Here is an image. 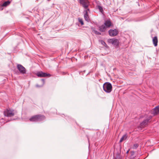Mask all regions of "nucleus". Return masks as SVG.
I'll use <instances>...</instances> for the list:
<instances>
[{
	"mask_svg": "<svg viewBox=\"0 0 159 159\" xmlns=\"http://www.w3.org/2000/svg\"><path fill=\"white\" fill-rule=\"evenodd\" d=\"M45 118L43 115H37L32 116L30 119V120L32 122H40Z\"/></svg>",
	"mask_w": 159,
	"mask_h": 159,
	"instance_id": "f257e3e1",
	"label": "nucleus"
},
{
	"mask_svg": "<svg viewBox=\"0 0 159 159\" xmlns=\"http://www.w3.org/2000/svg\"><path fill=\"white\" fill-rule=\"evenodd\" d=\"M104 91L106 93H110L112 90V86L111 83L108 82L105 83L103 85Z\"/></svg>",
	"mask_w": 159,
	"mask_h": 159,
	"instance_id": "f03ea898",
	"label": "nucleus"
},
{
	"mask_svg": "<svg viewBox=\"0 0 159 159\" xmlns=\"http://www.w3.org/2000/svg\"><path fill=\"white\" fill-rule=\"evenodd\" d=\"M36 75L39 77H49L51 76V75L50 74L45 73L42 71L37 72Z\"/></svg>",
	"mask_w": 159,
	"mask_h": 159,
	"instance_id": "7ed1b4c3",
	"label": "nucleus"
},
{
	"mask_svg": "<svg viewBox=\"0 0 159 159\" xmlns=\"http://www.w3.org/2000/svg\"><path fill=\"white\" fill-rule=\"evenodd\" d=\"M13 111L14 110H13L7 109L6 111H4V115L8 117H11L14 115Z\"/></svg>",
	"mask_w": 159,
	"mask_h": 159,
	"instance_id": "20e7f679",
	"label": "nucleus"
},
{
	"mask_svg": "<svg viewBox=\"0 0 159 159\" xmlns=\"http://www.w3.org/2000/svg\"><path fill=\"white\" fill-rule=\"evenodd\" d=\"M80 4L85 9H86L88 7L89 2L87 0H79L78 1Z\"/></svg>",
	"mask_w": 159,
	"mask_h": 159,
	"instance_id": "39448f33",
	"label": "nucleus"
},
{
	"mask_svg": "<svg viewBox=\"0 0 159 159\" xmlns=\"http://www.w3.org/2000/svg\"><path fill=\"white\" fill-rule=\"evenodd\" d=\"M107 42L109 43H111L115 47L118 46L119 44V41L117 39H108L107 40Z\"/></svg>",
	"mask_w": 159,
	"mask_h": 159,
	"instance_id": "423d86ee",
	"label": "nucleus"
},
{
	"mask_svg": "<svg viewBox=\"0 0 159 159\" xmlns=\"http://www.w3.org/2000/svg\"><path fill=\"white\" fill-rule=\"evenodd\" d=\"M17 67L21 74H26V69L22 65L20 64H18Z\"/></svg>",
	"mask_w": 159,
	"mask_h": 159,
	"instance_id": "0eeeda50",
	"label": "nucleus"
},
{
	"mask_svg": "<svg viewBox=\"0 0 159 159\" xmlns=\"http://www.w3.org/2000/svg\"><path fill=\"white\" fill-rule=\"evenodd\" d=\"M151 117L150 116L148 118L144 120L139 125V127L140 128H144L146 125L148 124V122L151 119Z\"/></svg>",
	"mask_w": 159,
	"mask_h": 159,
	"instance_id": "6e6552de",
	"label": "nucleus"
},
{
	"mask_svg": "<svg viewBox=\"0 0 159 159\" xmlns=\"http://www.w3.org/2000/svg\"><path fill=\"white\" fill-rule=\"evenodd\" d=\"M108 33L110 36L114 37L117 35L118 31L116 29H110L108 31Z\"/></svg>",
	"mask_w": 159,
	"mask_h": 159,
	"instance_id": "1a4fd4ad",
	"label": "nucleus"
},
{
	"mask_svg": "<svg viewBox=\"0 0 159 159\" xmlns=\"http://www.w3.org/2000/svg\"><path fill=\"white\" fill-rule=\"evenodd\" d=\"M159 113V105L156 106L152 111L151 113L155 115Z\"/></svg>",
	"mask_w": 159,
	"mask_h": 159,
	"instance_id": "9d476101",
	"label": "nucleus"
},
{
	"mask_svg": "<svg viewBox=\"0 0 159 159\" xmlns=\"http://www.w3.org/2000/svg\"><path fill=\"white\" fill-rule=\"evenodd\" d=\"M84 17L85 20L87 22L89 21V18L88 11L86 10H84Z\"/></svg>",
	"mask_w": 159,
	"mask_h": 159,
	"instance_id": "9b49d317",
	"label": "nucleus"
},
{
	"mask_svg": "<svg viewBox=\"0 0 159 159\" xmlns=\"http://www.w3.org/2000/svg\"><path fill=\"white\" fill-rule=\"evenodd\" d=\"M104 24L106 27H109L111 26V23L110 20H106L105 21Z\"/></svg>",
	"mask_w": 159,
	"mask_h": 159,
	"instance_id": "f8f14e48",
	"label": "nucleus"
},
{
	"mask_svg": "<svg viewBox=\"0 0 159 159\" xmlns=\"http://www.w3.org/2000/svg\"><path fill=\"white\" fill-rule=\"evenodd\" d=\"M152 41L153 44L155 47L157 45L158 39L157 36L154 37L152 39Z\"/></svg>",
	"mask_w": 159,
	"mask_h": 159,
	"instance_id": "ddd939ff",
	"label": "nucleus"
},
{
	"mask_svg": "<svg viewBox=\"0 0 159 159\" xmlns=\"http://www.w3.org/2000/svg\"><path fill=\"white\" fill-rule=\"evenodd\" d=\"M98 28L99 30L101 32H105L106 29V27L104 25H102L101 26H99Z\"/></svg>",
	"mask_w": 159,
	"mask_h": 159,
	"instance_id": "4468645a",
	"label": "nucleus"
},
{
	"mask_svg": "<svg viewBox=\"0 0 159 159\" xmlns=\"http://www.w3.org/2000/svg\"><path fill=\"white\" fill-rule=\"evenodd\" d=\"M91 29L92 30V32H94L96 35H99L101 34V33L95 30V28L94 27H91Z\"/></svg>",
	"mask_w": 159,
	"mask_h": 159,
	"instance_id": "2eb2a0df",
	"label": "nucleus"
},
{
	"mask_svg": "<svg viewBox=\"0 0 159 159\" xmlns=\"http://www.w3.org/2000/svg\"><path fill=\"white\" fill-rule=\"evenodd\" d=\"M130 159H134L136 157L134 155L135 152L134 151H132L130 152Z\"/></svg>",
	"mask_w": 159,
	"mask_h": 159,
	"instance_id": "dca6fc26",
	"label": "nucleus"
},
{
	"mask_svg": "<svg viewBox=\"0 0 159 159\" xmlns=\"http://www.w3.org/2000/svg\"><path fill=\"white\" fill-rule=\"evenodd\" d=\"M99 41L106 48H109V47L108 46V45L106 44V43L104 41L102 40H99Z\"/></svg>",
	"mask_w": 159,
	"mask_h": 159,
	"instance_id": "f3484780",
	"label": "nucleus"
},
{
	"mask_svg": "<svg viewBox=\"0 0 159 159\" xmlns=\"http://www.w3.org/2000/svg\"><path fill=\"white\" fill-rule=\"evenodd\" d=\"M10 3V1L9 0H8L7 1L4 2L3 4L2 5V6L3 7H6L9 5Z\"/></svg>",
	"mask_w": 159,
	"mask_h": 159,
	"instance_id": "a211bd4d",
	"label": "nucleus"
},
{
	"mask_svg": "<svg viewBox=\"0 0 159 159\" xmlns=\"http://www.w3.org/2000/svg\"><path fill=\"white\" fill-rule=\"evenodd\" d=\"M127 138L126 134H125L123 135L120 140V142H122L124 139H125Z\"/></svg>",
	"mask_w": 159,
	"mask_h": 159,
	"instance_id": "6ab92c4d",
	"label": "nucleus"
},
{
	"mask_svg": "<svg viewBox=\"0 0 159 159\" xmlns=\"http://www.w3.org/2000/svg\"><path fill=\"white\" fill-rule=\"evenodd\" d=\"M97 7L99 9V11L101 12L102 13L103 12L102 7L100 5H98Z\"/></svg>",
	"mask_w": 159,
	"mask_h": 159,
	"instance_id": "aec40b11",
	"label": "nucleus"
},
{
	"mask_svg": "<svg viewBox=\"0 0 159 159\" xmlns=\"http://www.w3.org/2000/svg\"><path fill=\"white\" fill-rule=\"evenodd\" d=\"M78 20L79 22L81 24V25H83L84 24V22L82 19L79 18Z\"/></svg>",
	"mask_w": 159,
	"mask_h": 159,
	"instance_id": "412c9836",
	"label": "nucleus"
},
{
	"mask_svg": "<svg viewBox=\"0 0 159 159\" xmlns=\"http://www.w3.org/2000/svg\"><path fill=\"white\" fill-rule=\"evenodd\" d=\"M139 146V144L137 143L134 144L133 145V149H136Z\"/></svg>",
	"mask_w": 159,
	"mask_h": 159,
	"instance_id": "4be33fe9",
	"label": "nucleus"
},
{
	"mask_svg": "<svg viewBox=\"0 0 159 159\" xmlns=\"http://www.w3.org/2000/svg\"><path fill=\"white\" fill-rule=\"evenodd\" d=\"M41 81L43 82V84H44L45 83V79H41Z\"/></svg>",
	"mask_w": 159,
	"mask_h": 159,
	"instance_id": "5701e85b",
	"label": "nucleus"
},
{
	"mask_svg": "<svg viewBox=\"0 0 159 159\" xmlns=\"http://www.w3.org/2000/svg\"><path fill=\"white\" fill-rule=\"evenodd\" d=\"M141 21V20L139 19H138L135 20V21L136 22L139 21Z\"/></svg>",
	"mask_w": 159,
	"mask_h": 159,
	"instance_id": "b1692460",
	"label": "nucleus"
},
{
	"mask_svg": "<svg viewBox=\"0 0 159 159\" xmlns=\"http://www.w3.org/2000/svg\"><path fill=\"white\" fill-rule=\"evenodd\" d=\"M85 10H86L87 11H89V8H88V7L87 8H86V9H85Z\"/></svg>",
	"mask_w": 159,
	"mask_h": 159,
	"instance_id": "393cba45",
	"label": "nucleus"
},
{
	"mask_svg": "<svg viewBox=\"0 0 159 159\" xmlns=\"http://www.w3.org/2000/svg\"><path fill=\"white\" fill-rule=\"evenodd\" d=\"M129 150H128L126 152V153L128 154L129 153Z\"/></svg>",
	"mask_w": 159,
	"mask_h": 159,
	"instance_id": "a878e982",
	"label": "nucleus"
},
{
	"mask_svg": "<svg viewBox=\"0 0 159 159\" xmlns=\"http://www.w3.org/2000/svg\"><path fill=\"white\" fill-rule=\"evenodd\" d=\"M36 86H37V87H41L40 86H39V85H36Z\"/></svg>",
	"mask_w": 159,
	"mask_h": 159,
	"instance_id": "bb28decb",
	"label": "nucleus"
}]
</instances>
